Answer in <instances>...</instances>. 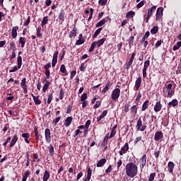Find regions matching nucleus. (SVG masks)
I'll return each instance as SVG.
<instances>
[{"mask_svg": "<svg viewBox=\"0 0 181 181\" xmlns=\"http://www.w3.org/2000/svg\"><path fill=\"white\" fill-rule=\"evenodd\" d=\"M112 170V165H110L109 167L105 170V173H110Z\"/></svg>", "mask_w": 181, "mask_h": 181, "instance_id": "nucleus-63", "label": "nucleus"}, {"mask_svg": "<svg viewBox=\"0 0 181 181\" xmlns=\"http://www.w3.org/2000/svg\"><path fill=\"white\" fill-rule=\"evenodd\" d=\"M149 64H151V61L149 60H146L144 62V66L143 69V77L144 78H146V71L148 70V68L149 67Z\"/></svg>", "mask_w": 181, "mask_h": 181, "instance_id": "nucleus-6", "label": "nucleus"}, {"mask_svg": "<svg viewBox=\"0 0 181 181\" xmlns=\"http://www.w3.org/2000/svg\"><path fill=\"white\" fill-rule=\"evenodd\" d=\"M148 104H149V100H146L141 107V111H145L148 108Z\"/></svg>", "mask_w": 181, "mask_h": 181, "instance_id": "nucleus-35", "label": "nucleus"}, {"mask_svg": "<svg viewBox=\"0 0 181 181\" xmlns=\"http://www.w3.org/2000/svg\"><path fill=\"white\" fill-rule=\"evenodd\" d=\"M155 176H156V174L155 173L150 174L148 177V181H153L155 179Z\"/></svg>", "mask_w": 181, "mask_h": 181, "instance_id": "nucleus-47", "label": "nucleus"}, {"mask_svg": "<svg viewBox=\"0 0 181 181\" xmlns=\"http://www.w3.org/2000/svg\"><path fill=\"white\" fill-rule=\"evenodd\" d=\"M112 86V83L111 82L107 83V84L105 86V87L103 89L102 93H105L107 91L110 90V88Z\"/></svg>", "mask_w": 181, "mask_h": 181, "instance_id": "nucleus-29", "label": "nucleus"}, {"mask_svg": "<svg viewBox=\"0 0 181 181\" xmlns=\"http://www.w3.org/2000/svg\"><path fill=\"white\" fill-rule=\"evenodd\" d=\"M86 100H87V93H83L81 97V101H86Z\"/></svg>", "mask_w": 181, "mask_h": 181, "instance_id": "nucleus-57", "label": "nucleus"}, {"mask_svg": "<svg viewBox=\"0 0 181 181\" xmlns=\"http://www.w3.org/2000/svg\"><path fill=\"white\" fill-rule=\"evenodd\" d=\"M136 112H138V108L136 107V105H133L130 108V113L132 114V115H134L135 117V115H136Z\"/></svg>", "mask_w": 181, "mask_h": 181, "instance_id": "nucleus-24", "label": "nucleus"}, {"mask_svg": "<svg viewBox=\"0 0 181 181\" xmlns=\"http://www.w3.org/2000/svg\"><path fill=\"white\" fill-rule=\"evenodd\" d=\"M41 30H42V28L38 27L37 28V37H40L42 36V33H40Z\"/></svg>", "mask_w": 181, "mask_h": 181, "instance_id": "nucleus-53", "label": "nucleus"}, {"mask_svg": "<svg viewBox=\"0 0 181 181\" xmlns=\"http://www.w3.org/2000/svg\"><path fill=\"white\" fill-rule=\"evenodd\" d=\"M121 94V90L118 88H116L112 90L111 98L113 100H118L119 98V95Z\"/></svg>", "mask_w": 181, "mask_h": 181, "instance_id": "nucleus-2", "label": "nucleus"}, {"mask_svg": "<svg viewBox=\"0 0 181 181\" xmlns=\"http://www.w3.org/2000/svg\"><path fill=\"white\" fill-rule=\"evenodd\" d=\"M134 43V36H131L129 37V46H131L132 45H133Z\"/></svg>", "mask_w": 181, "mask_h": 181, "instance_id": "nucleus-64", "label": "nucleus"}, {"mask_svg": "<svg viewBox=\"0 0 181 181\" xmlns=\"http://www.w3.org/2000/svg\"><path fill=\"white\" fill-rule=\"evenodd\" d=\"M47 22H49V18H47V16H45L42 18V26H45V25H47Z\"/></svg>", "mask_w": 181, "mask_h": 181, "instance_id": "nucleus-41", "label": "nucleus"}, {"mask_svg": "<svg viewBox=\"0 0 181 181\" xmlns=\"http://www.w3.org/2000/svg\"><path fill=\"white\" fill-rule=\"evenodd\" d=\"M126 175L129 177H135L138 175V166L134 163H129L126 165Z\"/></svg>", "mask_w": 181, "mask_h": 181, "instance_id": "nucleus-1", "label": "nucleus"}, {"mask_svg": "<svg viewBox=\"0 0 181 181\" xmlns=\"http://www.w3.org/2000/svg\"><path fill=\"white\" fill-rule=\"evenodd\" d=\"M103 30V28H98L93 34V37H96L97 35L99 34V33H101V31Z\"/></svg>", "mask_w": 181, "mask_h": 181, "instance_id": "nucleus-46", "label": "nucleus"}, {"mask_svg": "<svg viewBox=\"0 0 181 181\" xmlns=\"http://www.w3.org/2000/svg\"><path fill=\"white\" fill-rule=\"evenodd\" d=\"M95 43L93 42H92L91 45H90V47L89 49V53H91V52H93V50H94V49L95 48Z\"/></svg>", "mask_w": 181, "mask_h": 181, "instance_id": "nucleus-52", "label": "nucleus"}, {"mask_svg": "<svg viewBox=\"0 0 181 181\" xmlns=\"http://www.w3.org/2000/svg\"><path fill=\"white\" fill-rule=\"evenodd\" d=\"M162 16H163V7H159L156 11V21L159 22L162 19Z\"/></svg>", "mask_w": 181, "mask_h": 181, "instance_id": "nucleus-3", "label": "nucleus"}, {"mask_svg": "<svg viewBox=\"0 0 181 181\" xmlns=\"http://www.w3.org/2000/svg\"><path fill=\"white\" fill-rule=\"evenodd\" d=\"M162 110V104H160V100L156 103L154 106V111L155 112H159Z\"/></svg>", "mask_w": 181, "mask_h": 181, "instance_id": "nucleus-15", "label": "nucleus"}, {"mask_svg": "<svg viewBox=\"0 0 181 181\" xmlns=\"http://www.w3.org/2000/svg\"><path fill=\"white\" fill-rule=\"evenodd\" d=\"M78 37L79 39L76 42V45H83V43L86 42V40L83 38V34H80Z\"/></svg>", "mask_w": 181, "mask_h": 181, "instance_id": "nucleus-20", "label": "nucleus"}, {"mask_svg": "<svg viewBox=\"0 0 181 181\" xmlns=\"http://www.w3.org/2000/svg\"><path fill=\"white\" fill-rule=\"evenodd\" d=\"M151 35V33H150L148 31H147V32L145 33L144 37L141 39V40H142V42H145V39H148V37H149V35Z\"/></svg>", "mask_w": 181, "mask_h": 181, "instance_id": "nucleus-51", "label": "nucleus"}, {"mask_svg": "<svg viewBox=\"0 0 181 181\" xmlns=\"http://www.w3.org/2000/svg\"><path fill=\"white\" fill-rule=\"evenodd\" d=\"M104 42H105V38H102L98 41L93 42L98 47H100V46H103V45H104Z\"/></svg>", "mask_w": 181, "mask_h": 181, "instance_id": "nucleus-26", "label": "nucleus"}, {"mask_svg": "<svg viewBox=\"0 0 181 181\" xmlns=\"http://www.w3.org/2000/svg\"><path fill=\"white\" fill-rule=\"evenodd\" d=\"M177 104H179V103L177 102V100L174 99L171 102H169L168 106L170 107V105H172V107H176Z\"/></svg>", "mask_w": 181, "mask_h": 181, "instance_id": "nucleus-33", "label": "nucleus"}, {"mask_svg": "<svg viewBox=\"0 0 181 181\" xmlns=\"http://www.w3.org/2000/svg\"><path fill=\"white\" fill-rule=\"evenodd\" d=\"M141 83H142V78L139 76V78H137V79L135 81L136 91H138V90H139Z\"/></svg>", "mask_w": 181, "mask_h": 181, "instance_id": "nucleus-11", "label": "nucleus"}, {"mask_svg": "<svg viewBox=\"0 0 181 181\" xmlns=\"http://www.w3.org/2000/svg\"><path fill=\"white\" fill-rule=\"evenodd\" d=\"M76 30H72L70 33H69V37L71 38H74L76 37V36H77V35L76 34Z\"/></svg>", "mask_w": 181, "mask_h": 181, "instance_id": "nucleus-42", "label": "nucleus"}, {"mask_svg": "<svg viewBox=\"0 0 181 181\" xmlns=\"http://www.w3.org/2000/svg\"><path fill=\"white\" fill-rule=\"evenodd\" d=\"M159 30V27L157 25H155L151 30V35H156L158 33V31Z\"/></svg>", "mask_w": 181, "mask_h": 181, "instance_id": "nucleus-32", "label": "nucleus"}, {"mask_svg": "<svg viewBox=\"0 0 181 181\" xmlns=\"http://www.w3.org/2000/svg\"><path fill=\"white\" fill-rule=\"evenodd\" d=\"M87 69V64L83 63L81 65L80 70L81 71H86V69Z\"/></svg>", "mask_w": 181, "mask_h": 181, "instance_id": "nucleus-43", "label": "nucleus"}, {"mask_svg": "<svg viewBox=\"0 0 181 181\" xmlns=\"http://www.w3.org/2000/svg\"><path fill=\"white\" fill-rule=\"evenodd\" d=\"M115 134H117V130H112L111 129V132H110V134L109 136V138L111 139V138H114L115 136Z\"/></svg>", "mask_w": 181, "mask_h": 181, "instance_id": "nucleus-48", "label": "nucleus"}, {"mask_svg": "<svg viewBox=\"0 0 181 181\" xmlns=\"http://www.w3.org/2000/svg\"><path fill=\"white\" fill-rule=\"evenodd\" d=\"M129 149V145L128 143H126L124 146L121 148V151L119 152V155L122 156L125 152H127Z\"/></svg>", "mask_w": 181, "mask_h": 181, "instance_id": "nucleus-10", "label": "nucleus"}, {"mask_svg": "<svg viewBox=\"0 0 181 181\" xmlns=\"http://www.w3.org/2000/svg\"><path fill=\"white\" fill-rule=\"evenodd\" d=\"M30 175V171L27 170L25 173V175L23 177L22 181H26L28 180V177H29V175Z\"/></svg>", "mask_w": 181, "mask_h": 181, "instance_id": "nucleus-36", "label": "nucleus"}, {"mask_svg": "<svg viewBox=\"0 0 181 181\" xmlns=\"http://www.w3.org/2000/svg\"><path fill=\"white\" fill-rule=\"evenodd\" d=\"M180 47L181 41L178 42L176 45H174L173 49L174 50V52H176V50H179V49H180Z\"/></svg>", "mask_w": 181, "mask_h": 181, "instance_id": "nucleus-37", "label": "nucleus"}, {"mask_svg": "<svg viewBox=\"0 0 181 181\" xmlns=\"http://www.w3.org/2000/svg\"><path fill=\"white\" fill-rule=\"evenodd\" d=\"M108 139H110V134H107L103 141V145L105 146L108 144Z\"/></svg>", "mask_w": 181, "mask_h": 181, "instance_id": "nucleus-39", "label": "nucleus"}, {"mask_svg": "<svg viewBox=\"0 0 181 181\" xmlns=\"http://www.w3.org/2000/svg\"><path fill=\"white\" fill-rule=\"evenodd\" d=\"M101 106V101H97L96 103L94 105L93 108L97 110V108H100Z\"/></svg>", "mask_w": 181, "mask_h": 181, "instance_id": "nucleus-50", "label": "nucleus"}, {"mask_svg": "<svg viewBox=\"0 0 181 181\" xmlns=\"http://www.w3.org/2000/svg\"><path fill=\"white\" fill-rule=\"evenodd\" d=\"M126 16L127 18H134V16H135V12H134L133 11H130L127 13Z\"/></svg>", "mask_w": 181, "mask_h": 181, "instance_id": "nucleus-40", "label": "nucleus"}, {"mask_svg": "<svg viewBox=\"0 0 181 181\" xmlns=\"http://www.w3.org/2000/svg\"><path fill=\"white\" fill-rule=\"evenodd\" d=\"M106 163L107 160L105 158H102L98 162L96 166L97 168H103V166H104V165H105Z\"/></svg>", "mask_w": 181, "mask_h": 181, "instance_id": "nucleus-19", "label": "nucleus"}, {"mask_svg": "<svg viewBox=\"0 0 181 181\" xmlns=\"http://www.w3.org/2000/svg\"><path fill=\"white\" fill-rule=\"evenodd\" d=\"M63 98H64V91L62 88L59 92V100H63Z\"/></svg>", "mask_w": 181, "mask_h": 181, "instance_id": "nucleus-49", "label": "nucleus"}, {"mask_svg": "<svg viewBox=\"0 0 181 181\" xmlns=\"http://www.w3.org/2000/svg\"><path fill=\"white\" fill-rule=\"evenodd\" d=\"M19 43H21V47H25V44L26 43V38L21 37L19 39Z\"/></svg>", "mask_w": 181, "mask_h": 181, "instance_id": "nucleus-31", "label": "nucleus"}, {"mask_svg": "<svg viewBox=\"0 0 181 181\" xmlns=\"http://www.w3.org/2000/svg\"><path fill=\"white\" fill-rule=\"evenodd\" d=\"M129 107H131L129 104H127L124 105V112H128L129 111Z\"/></svg>", "mask_w": 181, "mask_h": 181, "instance_id": "nucleus-56", "label": "nucleus"}, {"mask_svg": "<svg viewBox=\"0 0 181 181\" xmlns=\"http://www.w3.org/2000/svg\"><path fill=\"white\" fill-rule=\"evenodd\" d=\"M42 83H45L42 87V91L43 93H46V91H47V88H49V86H50V82L45 78Z\"/></svg>", "mask_w": 181, "mask_h": 181, "instance_id": "nucleus-13", "label": "nucleus"}, {"mask_svg": "<svg viewBox=\"0 0 181 181\" xmlns=\"http://www.w3.org/2000/svg\"><path fill=\"white\" fill-rule=\"evenodd\" d=\"M18 139H19V138H18V136L14 135L13 139H11V143H10V148H12V146H13L15 145V144H16V142H18Z\"/></svg>", "mask_w": 181, "mask_h": 181, "instance_id": "nucleus-23", "label": "nucleus"}, {"mask_svg": "<svg viewBox=\"0 0 181 181\" xmlns=\"http://www.w3.org/2000/svg\"><path fill=\"white\" fill-rule=\"evenodd\" d=\"M62 117H58L55 119L53 120L52 124H54V126L57 125V123L59 121H60Z\"/></svg>", "mask_w": 181, "mask_h": 181, "instance_id": "nucleus-54", "label": "nucleus"}, {"mask_svg": "<svg viewBox=\"0 0 181 181\" xmlns=\"http://www.w3.org/2000/svg\"><path fill=\"white\" fill-rule=\"evenodd\" d=\"M31 96L33 97V100H34V103H35L36 105H40V104H42V101H40V100H39V96H35L33 95V94H31Z\"/></svg>", "mask_w": 181, "mask_h": 181, "instance_id": "nucleus-27", "label": "nucleus"}, {"mask_svg": "<svg viewBox=\"0 0 181 181\" xmlns=\"http://www.w3.org/2000/svg\"><path fill=\"white\" fill-rule=\"evenodd\" d=\"M47 78H50V71L49 69H45V73Z\"/></svg>", "mask_w": 181, "mask_h": 181, "instance_id": "nucleus-59", "label": "nucleus"}, {"mask_svg": "<svg viewBox=\"0 0 181 181\" xmlns=\"http://www.w3.org/2000/svg\"><path fill=\"white\" fill-rule=\"evenodd\" d=\"M45 141L47 144L52 142V133L50 132V129H46L45 130Z\"/></svg>", "mask_w": 181, "mask_h": 181, "instance_id": "nucleus-4", "label": "nucleus"}, {"mask_svg": "<svg viewBox=\"0 0 181 181\" xmlns=\"http://www.w3.org/2000/svg\"><path fill=\"white\" fill-rule=\"evenodd\" d=\"M72 121H73V117H68L65 119L64 126H65V127H70V125H71Z\"/></svg>", "mask_w": 181, "mask_h": 181, "instance_id": "nucleus-22", "label": "nucleus"}, {"mask_svg": "<svg viewBox=\"0 0 181 181\" xmlns=\"http://www.w3.org/2000/svg\"><path fill=\"white\" fill-rule=\"evenodd\" d=\"M50 178V173L49 171L45 170L43 177H42V181H47Z\"/></svg>", "mask_w": 181, "mask_h": 181, "instance_id": "nucleus-25", "label": "nucleus"}, {"mask_svg": "<svg viewBox=\"0 0 181 181\" xmlns=\"http://www.w3.org/2000/svg\"><path fill=\"white\" fill-rule=\"evenodd\" d=\"M18 30H19V26H15L11 30V36L13 39H16L18 36Z\"/></svg>", "mask_w": 181, "mask_h": 181, "instance_id": "nucleus-9", "label": "nucleus"}, {"mask_svg": "<svg viewBox=\"0 0 181 181\" xmlns=\"http://www.w3.org/2000/svg\"><path fill=\"white\" fill-rule=\"evenodd\" d=\"M34 132H35V135L36 136V140L39 141V131L37 130V127H35L34 128Z\"/></svg>", "mask_w": 181, "mask_h": 181, "instance_id": "nucleus-45", "label": "nucleus"}, {"mask_svg": "<svg viewBox=\"0 0 181 181\" xmlns=\"http://www.w3.org/2000/svg\"><path fill=\"white\" fill-rule=\"evenodd\" d=\"M60 71L64 73V74H66L67 71L66 70V66H64V64L61 65Z\"/></svg>", "mask_w": 181, "mask_h": 181, "instance_id": "nucleus-44", "label": "nucleus"}, {"mask_svg": "<svg viewBox=\"0 0 181 181\" xmlns=\"http://www.w3.org/2000/svg\"><path fill=\"white\" fill-rule=\"evenodd\" d=\"M22 137L24 138L25 142H26V144H30L29 138H30V134L23 133L22 134Z\"/></svg>", "mask_w": 181, "mask_h": 181, "instance_id": "nucleus-21", "label": "nucleus"}, {"mask_svg": "<svg viewBox=\"0 0 181 181\" xmlns=\"http://www.w3.org/2000/svg\"><path fill=\"white\" fill-rule=\"evenodd\" d=\"M108 0H99V4L101 5V6H104L107 4Z\"/></svg>", "mask_w": 181, "mask_h": 181, "instance_id": "nucleus-58", "label": "nucleus"}, {"mask_svg": "<svg viewBox=\"0 0 181 181\" xmlns=\"http://www.w3.org/2000/svg\"><path fill=\"white\" fill-rule=\"evenodd\" d=\"M163 138V133L162 132H156L154 136V139L156 141H159Z\"/></svg>", "mask_w": 181, "mask_h": 181, "instance_id": "nucleus-16", "label": "nucleus"}, {"mask_svg": "<svg viewBox=\"0 0 181 181\" xmlns=\"http://www.w3.org/2000/svg\"><path fill=\"white\" fill-rule=\"evenodd\" d=\"M140 162L141 163L142 168L146 165V155H143L142 158H140Z\"/></svg>", "mask_w": 181, "mask_h": 181, "instance_id": "nucleus-28", "label": "nucleus"}, {"mask_svg": "<svg viewBox=\"0 0 181 181\" xmlns=\"http://www.w3.org/2000/svg\"><path fill=\"white\" fill-rule=\"evenodd\" d=\"M136 127L139 131L144 132L145 129H146V124H142V120H141V118L138 119Z\"/></svg>", "mask_w": 181, "mask_h": 181, "instance_id": "nucleus-5", "label": "nucleus"}, {"mask_svg": "<svg viewBox=\"0 0 181 181\" xmlns=\"http://www.w3.org/2000/svg\"><path fill=\"white\" fill-rule=\"evenodd\" d=\"M134 59H135V53L132 54L131 59H129V62L126 63V69H129V67L132 66V63H134Z\"/></svg>", "mask_w": 181, "mask_h": 181, "instance_id": "nucleus-12", "label": "nucleus"}, {"mask_svg": "<svg viewBox=\"0 0 181 181\" xmlns=\"http://www.w3.org/2000/svg\"><path fill=\"white\" fill-rule=\"evenodd\" d=\"M48 149H49L50 156H53V155H54V148L53 147V146L50 145L48 147Z\"/></svg>", "mask_w": 181, "mask_h": 181, "instance_id": "nucleus-38", "label": "nucleus"}, {"mask_svg": "<svg viewBox=\"0 0 181 181\" xmlns=\"http://www.w3.org/2000/svg\"><path fill=\"white\" fill-rule=\"evenodd\" d=\"M108 19H110V17H106L105 18L101 20L96 24V28H101L103 25H105L106 22H108Z\"/></svg>", "mask_w": 181, "mask_h": 181, "instance_id": "nucleus-14", "label": "nucleus"}, {"mask_svg": "<svg viewBox=\"0 0 181 181\" xmlns=\"http://www.w3.org/2000/svg\"><path fill=\"white\" fill-rule=\"evenodd\" d=\"M52 100H53V95L52 94H49L48 95V99H47L48 104H50L52 103Z\"/></svg>", "mask_w": 181, "mask_h": 181, "instance_id": "nucleus-60", "label": "nucleus"}, {"mask_svg": "<svg viewBox=\"0 0 181 181\" xmlns=\"http://www.w3.org/2000/svg\"><path fill=\"white\" fill-rule=\"evenodd\" d=\"M168 172L169 173H173V169H175V163L172 161H170L168 164Z\"/></svg>", "mask_w": 181, "mask_h": 181, "instance_id": "nucleus-17", "label": "nucleus"}, {"mask_svg": "<svg viewBox=\"0 0 181 181\" xmlns=\"http://www.w3.org/2000/svg\"><path fill=\"white\" fill-rule=\"evenodd\" d=\"M144 5H145V1L143 0L136 5V8H142V6H144Z\"/></svg>", "mask_w": 181, "mask_h": 181, "instance_id": "nucleus-55", "label": "nucleus"}, {"mask_svg": "<svg viewBox=\"0 0 181 181\" xmlns=\"http://www.w3.org/2000/svg\"><path fill=\"white\" fill-rule=\"evenodd\" d=\"M107 114H108V111L107 110H104L103 112V113L100 115V117H98V122H100V121H101V119H103V118H104V117H105V115H107Z\"/></svg>", "mask_w": 181, "mask_h": 181, "instance_id": "nucleus-30", "label": "nucleus"}, {"mask_svg": "<svg viewBox=\"0 0 181 181\" xmlns=\"http://www.w3.org/2000/svg\"><path fill=\"white\" fill-rule=\"evenodd\" d=\"M90 124H91V120L90 119L87 120L86 122L85 128L86 129H88V127H90Z\"/></svg>", "mask_w": 181, "mask_h": 181, "instance_id": "nucleus-61", "label": "nucleus"}, {"mask_svg": "<svg viewBox=\"0 0 181 181\" xmlns=\"http://www.w3.org/2000/svg\"><path fill=\"white\" fill-rule=\"evenodd\" d=\"M51 67H52V64H50V63L46 64L44 66L45 70H49V69H50Z\"/></svg>", "mask_w": 181, "mask_h": 181, "instance_id": "nucleus-62", "label": "nucleus"}, {"mask_svg": "<svg viewBox=\"0 0 181 181\" xmlns=\"http://www.w3.org/2000/svg\"><path fill=\"white\" fill-rule=\"evenodd\" d=\"M64 15H65L64 10H61L59 15V21H64Z\"/></svg>", "mask_w": 181, "mask_h": 181, "instance_id": "nucleus-34", "label": "nucleus"}, {"mask_svg": "<svg viewBox=\"0 0 181 181\" xmlns=\"http://www.w3.org/2000/svg\"><path fill=\"white\" fill-rule=\"evenodd\" d=\"M59 56V52L57 51L53 54V58L52 61V66L55 67L56 64H57V57Z\"/></svg>", "mask_w": 181, "mask_h": 181, "instance_id": "nucleus-8", "label": "nucleus"}, {"mask_svg": "<svg viewBox=\"0 0 181 181\" xmlns=\"http://www.w3.org/2000/svg\"><path fill=\"white\" fill-rule=\"evenodd\" d=\"M156 11V6H153L151 8L148 9V18H151L152 16L153 12Z\"/></svg>", "mask_w": 181, "mask_h": 181, "instance_id": "nucleus-18", "label": "nucleus"}, {"mask_svg": "<svg viewBox=\"0 0 181 181\" xmlns=\"http://www.w3.org/2000/svg\"><path fill=\"white\" fill-rule=\"evenodd\" d=\"M21 86L23 90V93L28 94V85H26V78H23L22 79Z\"/></svg>", "mask_w": 181, "mask_h": 181, "instance_id": "nucleus-7", "label": "nucleus"}]
</instances>
